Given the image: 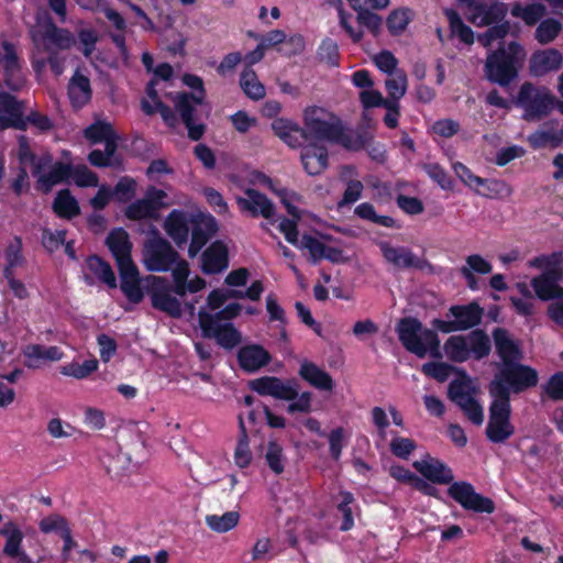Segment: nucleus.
Returning <instances> with one entry per match:
<instances>
[{
    "label": "nucleus",
    "mask_w": 563,
    "mask_h": 563,
    "mask_svg": "<svg viewBox=\"0 0 563 563\" xmlns=\"http://www.w3.org/2000/svg\"><path fill=\"white\" fill-rule=\"evenodd\" d=\"M528 142L533 148L556 147L562 142V135L554 130L542 128L530 134Z\"/></svg>",
    "instance_id": "nucleus-47"
},
{
    "label": "nucleus",
    "mask_w": 563,
    "mask_h": 563,
    "mask_svg": "<svg viewBox=\"0 0 563 563\" xmlns=\"http://www.w3.org/2000/svg\"><path fill=\"white\" fill-rule=\"evenodd\" d=\"M98 368V361L92 360H86L84 363H70L62 368V373L66 376H71L77 379H82L89 376L91 373L97 371Z\"/></svg>",
    "instance_id": "nucleus-54"
},
{
    "label": "nucleus",
    "mask_w": 563,
    "mask_h": 563,
    "mask_svg": "<svg viewBox=\"0 0 563 563\" xmlns=\"http://www.w3.org/2000/svg\"><path fill=\"white\" fill-rule=\"evenodd\" d=\"M444 14L449 20L452 34L456 35L463 43L472 44L474 42V33L463 22L460 14L453 9H445Z\"/></svg>",
    "instance_id": "nucleus-44"
},
{
    "label": "nucleus",
    "mask_w": 563,
    "mask_h": 563,
    "mask_svg": "<svg viewBox=\"0 0 563 563\" xmlns=\"http://www.w3.org/2000/svg\"><path fill=\"white\" fill-rule=\"evenodd\" d=\"M303 129L310 142L339 143L347 148L358 150L360 146L350 143L340 120L331 112L320 107H309L303 112Z\"/></svg>",
    "instance_id": "nucleus-4"
},
{
    "label": "nucleus",
    "mask_w": 563,
    "mask_h": 563,
    "mask_svg": "<svg viewBox=\"0 0 563 563\" xmlns=\"http://www.w3.org/2000/svg\"><path fill=\"white\" fill-rule=\"evenodd\" d=\"M216 223L213 220L205 223H196L191 230V241L188 249V255L194 258L198 255L201 249L210 240L211 234L214 232Z\"/></svg>",
    "instance_id": "nucleus-34"
},
{
    "label": "nucleus",
    "mask_w": 563,
    "mask_h": 563,
    "mask_svg": "<svg viewBox=\"0 0 563 563\" xmlns=\"http://www.w3.org/2000/svg\"><path fill=\"white\" fill-rule=\"evenodd\" d=\"M521 51L520 45L512 42L508 49L500 47L490 52L484 66L487 80L500 87L509 86L518 76V55Z\"/></svg>",
    "instance_id": "nucleus-7"
},
{
    "label": "nucleus",
    "mask_w": 563,
    "mask_h": 563,
    "mask_svg": "<svg viewBox=\"0 0 563 563\" xmlns=\"http://www.w3.org/2000/svg\"><path fill=\"white\" fill-rule=\"evenodd\" d=\"M563 55L555 48L534 52L529 60V71L534 77H543L561 68Z\"/></svg>",
    "instance_id": "nucleus-21"
},
{
    "label": "nucleus",
    "mask_w": 563,
    "mask_h": 563,
    "mask_svg": "<svg viewBox=\"0 0 563 563\" xmlns=\"http://www.w3.org/2000/svg\"><path fill=\"white\" fill-rule=\"evenodd\" d=\"M298 375L318 390L332 391L334 388V380L331 375L313 362L303 360L300 363Z\"/></svg>",
    "instance_id": "nucleus-26"
},
{
    "label": "nucleus",
    "mask_w": 563,
    "mask_h": 563,
    "mask_svg": "<svg viewBox=\"0 0 563 563\" xmlns=\"http://www.w3.org/2000/svg\"><path fill=\"white\" fill-rule=\"evenodd\" d=\"M507 8L493 0H473L468 3V20L476 26H486L505 19Z\"/></svg>",
    "instance_id": "nucleus-19"
},
{
    "label": "nucleus",
    "mask_w": 563,
    "mask_h": 563,
    "mask_svg": "<svg viewBox=\"0 0 563 563\" xmlns=\"http://www.w3.org/2000/svg\"><path fill=\"white\" fill-rule=\"evenodd\" d=\"M0 534L5 537V544L3 547V553L9 558H15L21 553V543L23 540V533L13 522H7L0 530Z\"/></svg>",
    "instance_id": "nucleus-40"
},
{
    "label": "nucleus",
    "mask_w": 563,
    "mask_h": 563,
    "mask_svg": "<svg viewBox=\"0 0 563 563\" xmlns=\"http://www.w3.org/2000/svg\"><path fill=\"white\" fill-rule=\"evenodd\" d=\"M561 30V22L556 19L549 18L538 25L534 37L540 44L545 45L553 42L560 34Z\"/></svg>",
    "instance_id": "nucleus-46"
},
{
    "label": "nucleus",
    "mask_w": 563,
    "mask_h": 563,
    "mask_svg": "<svg viewBox=\"0 0 563 563\" xmlns=\"http://www.w3.org/2000/svg\"><path fill=\"white\" fill-rule=\"evenodd\" d=\"M340 498H341V500L338 505V509L343 516V522H342L340 529L342 531H347L354 525L353 512H352V507H351V505L354 501V497L349 492H341Z\"/></svg>",
    "instance_id": "nucleus-58"
},
{
    "label": "nucleus",
    "mask_w": 563,
    "mask_h": 563,
    "mask_svg": "<svg viewBox=\"0 0 563 563\" xmlns=\"http://www.w3.org/2000/svg\"><path fill=\"white\" fill-rule=\"evenodd\" d=\"M107 473L114 479H122L131 471V457L129 454L118 452L114 455H108L103 461Z\"/></svg>",
    "instance_id": "nucleus-38"
},
{
    "label": "nucleus",
    "mask_w": 563,
    "mask_h": 563,
    "mask_svg": "<svg viewBox=\"0 0 563 563\" xmlns=\"http://www.w3.org/2000/svg\"><path fill=\"white\" fill-rule=\"evenodd\" d=\"M106 243L115 258L118 267L133 263L131 257L132 244L125 230L115 229L111 231Z\"/></svg>",
    "instance_id": "nucleus-28"
},
{
    "label": "nucleus",
    "mask_w": 563,
    "mask_h": 563,
    "mask_svg": "<svg viewBox=\"0 0 563 563\" xmlns=\"http://www.w3.org/2000/svg\"><path fill=\"white\" fill-rule=\"evenodd\" d=\"M538 380L539 376L534 368L519 362L511 363L499 367V372L489 384V394L492 397H496V390H504L507 400L510 401L511 391L519 394L534 387Z\"/></svg>",
    "instance_id": "nucleus-8"
},
{
    "label": "nucleus",
    "mask_w": 563,
    "mask_h": 563,
    "mask_svg": "<svg viewBox=\"0 0 563 563\" xmlns=\"http://www.w3.org/2000/svg\"><path fill=\"white\" fill-rule=\"evenodd\" d=\"M190 224H192V219L189 213L183 210H173L166 217L163 227L176 245L181 246L188 240Z\"/></svg>",
    "instance_id": "nucleus-24"
},
{
    "label": "nucleus",
    "mask_w": 563,
    "mask_h": 563,
    "mask_svg": "<svg viewBox=\"0 0 563 563\" xmlns=\"http://www.w3.org/2000/svg\"><path fill=\"white\" fill-rule=\"evenodd\" d=\"M30 34L35 47L48 55L68 49L75 43L74 35L66 29L57 27L51 18L37 19Z\"/></svg>",
    "instance_id": "nucleus-9"
},
{
    "label": "nucleus",
    "mask_w": 563,
    "mask_h": 563,
    "mask_svg": "<svg viewBox=\"0 0 563 563\" xmlns=\"http://www.w3.org/2000/svg\"><path fill=\"white\" fill-rule=\"evenodd\" d=\"M68 96L75 107L85 106L91 98L89 79L79 71H76L68 84Z\"/></svg>",
    "instance_id": "nucleus-33"
},
{
    "label": "nucleus",
    "mask_w": 563,
    "mask_h": 563,
    "mask_svg": "<svg viewBox=\"0 0 563 563\" xmlns=\"http://www.w3.org/2000/svg\"><path fill=\"white\" fill-rule=\"evenodd\" d=\"M378 246L386 262H388L389 264L394 265L397 268H417L421 271L426 268H431V264L426 258L418 257L408 247L393 246L390 243L386 241L379 242Z\"/></svg>",
    "instance_id": "nucleus-18"
},
{
    "label": "nucleus",
    "mask_w": 563,
    "mask_h": 563,
    "mask_svg": "<svg viewBox=\"0 0 563 563\" xmlns=\"http://www.w3.org/2000/svg\"><path fill=\"white\" fill-rule=\"evenodd\" d=\"M411 21V11L407 8L397 9L387 16V27L393 35L401 34Z\"/></svg>",
    "instance_id": "nucleus-51"
},
{
    "label": "nucleus",
    "mask_w": 563,
    "mask_h": 563,
    "mask_svg": "<svg viewBox=\"0 0 563 563\" xmlns=\"http://www.w3.org/2000/svg\"><path fill=\"white\" fill-rule=\"evenodd\" d=\"M144 288L154 309L172 318H179L183 314V297H179L176 287L166 278L148 275L144 278Z\"/></svg>",
    "instance_id": "nucleus-10"
},
{
    "label": "nucleus",
    "mask_w": 563,
    "mask_h": 563,
    "mask_svg": "<svg viewBox=\"0 0 563 563\" xmlns=\"http://www.w3.org/2000/svg\"><path fill=\"white\" fill-rule=\"evenodd\" d=\"M172 268L173 280L176 289L178 290L179 297L186 296V282L189 277L190 269L189 265L185 260H177Z\"/></svg>",
    "instance_id": "nucleus-55"
},
{
    "label": "nucleus",
    "mask_w": 563,
    "mask_h": 563,
    "mask_svg": "<svg viewBox=\"0 0 563 563\" xmlns=\"http://www.w3.org/2000/svg\"><path fill=\"white\" fill-rule=\"evenodd\" d=\"M493 339L498 356L501 360L500 366L520 362L523 357L520 344L512 339L511 334L504 328H496L493 331Z\"/></svg>",
    "instance_id": "nucleus-20"
},
{
    "label": "nucleus",
    "mask_w": 563,
    "mask_h": 563,
    "mask_svg": "<svg viewBox=\"0 0 563 563\" xmlns=\"http://www.w3.org/2000/svg\"><path fill=\"white\" fill-rule=\"evenodd\" d=\"M198 322L202 336L214 339L225 350H233L242 342V334L233 323L217 320V317H212L205 307L198 312Z\"/></svg>",
    "instance_id": "nucleus-13"
},
{
    "label": "nucleus",
    "mask_w": 563,
    "mask_h": 563,
    "mask_svg": "<svg viewBox=\"0 0 563 563\" xmlns=\"http://www.w3.org/2000/svg\"><path fill=\"white\" fill-rule=\"evenodd\" d=\"M509 23L505 22L489 27L485 33L478 35V42L485 46H490L495 41L504 38L509 32Z\"/></svg>",
    "instance_id": "nucleus-62"
},
{
    "label": "nucleus",
    "mask_w": 563,
    "mask_h": 563,
    "mask_svg": "<svg viewBox=\"0 0 563 563\" xmlns=\"http://www.w3.org/2000/svg\"><path fill=\"white\" fill-rule=\"evenodd\" d=\"M396 331L404 347L420 358L429 354L433 358L445 356L453 363H464L471 358L483 360L492 351L490 338L481 329H475L466 335H451L445 340L443 351H441L437 332L423 328L422 323L416 318L400 319Z\"/></svg>",
    "instance_id": "nucleus-1"
},
{
    "label": "nucleus",
    "mask_w": 563,
    "mask_h": 563,
    "mask_svg": "<svg viewBox=\"0 0 563 563\" xmlns=\"http://www.w3.org/2000/svg\"><path fill=\"white\" fill-rule=\"evenodd\" d=\"M464 412L467 419L476 426L484 422V410L475 399V394L454 402Z\"/></svg>",
    "instance_id": "nucleus-50"
},
{
    "label": "nucleus",
    "mask_w": 563,
    "mask_h": 563,
    "mask_svg": "<svg viewBox=\"0 0 563 563\" xmlns=\"http://www.w3.org/2000/svg\"><path fill=\"white\" fill-rule=\"evenodd\" d=\"M464 271H468L471 274H489L492 272V265L484 257L478 254H473L466 257L465 265L461 267Z\"/></svg>",
    "instance_id": "nucleus-64"
},
{
    "label": "nucleus",
    "mask_w": 563,
    "mask_h": 563,
    "mask_svg": "<svg viewBox=\"0 0 563 563\" xmlns=\"http://www.w3.org/2000/svg\"><path fill=\"white\" fill-rule=\"evenodd\" d=\"M533 267L542 268L543 273L531 280L536 295L544 301L563 298V254L542 255L530 262Z\"/></svg>",
    "instance_id": "nucleus-5"
},
{
    "label": "nucleus",
    "mask_w": 563,
    "mask_h": 563,
    "mask_svg": "<svg viewBox=\"0 0 563 563\" xmlns=\"http://www.w3.org/2000/svg\"><path fill=\"white\" fill-rule=\"evenodd\" d=\"M251 461L252 453L249 448L246 429L243 420L240 419V437L234 452V462L239 467L244 468L251 464Z\"/></svg>",
    "instance_id": "nucleus-48"
},
{
    "label": "nucleus",
    "mask_w": 563,
    "mask_h": 563,
    "mask_svg": "<svg viewBox=\"0 0 563 563\" xmlns=\"http://www.w3.org/2000/svg\"><path fill=\"white\" fill-rule=\"evenodd\" d=\"M125 214L131 220H142V219H156L157 212L155 210V206L152 205L151 199H146L145 197L143 199L136 200L135 202L131 203Z\"/></svg>",
    "instance_id": "nucleus-49"
},
{
    "label": "nucleus",
    "mask_w": 563,
    "mask_h": 563,
    "mask_svg": "<svg viewBox=\"0 0 563 563\" xmlns=\"http://www.w3.org/2000/svg\"><path fill=\"white\" fill-rule=\"evenodd\" d=\"M201 269L205 274H219L229 266L228 249L222 242H213L202 254Z\"/></svg>",
    "instance_id": "nucleus-29"
},
{
    "label": "nucleus",
    "mask_w": 563,
    "mask_h": 563,
    "mask_svg": "<svg viewBox=\"0 0 563 563\" xmlns=\"http://www.w3.org/2000/svg\"><path fill=\"white\" fill-rule=\"evenodd\" d=\"M206 525L214 532L224 533L235 528L240 520L238 511H228L221 516H206Z\"/></svg>",
    "instance_id": "nucleus-43"
},
{
    "label": "nucleus",
    "mask_w": 563,
    "mask_h": 563,
    "mask_svg": "<svg viewBox=\"0 0 563 563\" xmlns=\"http://www.w3.org/2000/svg\"><path fill=\"white\" fill-rule=\"evenodd\" d=\"M515 103L522 110L521 118L527 122H539L555 108L556 97L542 85L525 81L517 93Z\"/></svg>",
    "instance_id": "nucleus-6"
},
{
    "label": "nucleus",
    "mask_w": 563,
    "mask_h": 563,
    "mask_svg": "<svg viewBox=\"0 0 563 563\" xmlns=\"http://www.w3.org/2000/svg\"><path fill=\"white\" fill-rule=\"evenodd\" d=\"M240 366L250 373L256 372L266 366L272 357L268 351L262 345L251 344L243 346L238 353Z\"/></svg>",
    "instance_id": "nucleus-30"
},
{
    "label": "nucleus",
    "mask_w": 563,
    "mask_h": 563,
    "mask_svg": "<svg viewBox=\"0 0 563 563\" xmlns=\"http://www.w3.org/2000/svg\"><path fill=\"white\" fill-rule=\"evenodd\" d=\"M424 170L442 189H452L453 180L439 164H427Z\"/></svg>",
    "instance_id": "nucleus-63"
},
{
    "label": "nucleus",
    "mask_w": 563,
    "mask_h": 563,
    "mask_svg": "<svg viewBox=\"0 0 563 563\" xmlns=\"http://www.w3.org/2000/svg\"><path fill=\"white\" fill-rule=\"evenodd\" d=\"M53 209L58 217L65 219H71L80 213L78 201L68 189L57 192L53 202Z\"/></svg>",
    "instance_id": "nucleus-35"
},
{
    "label": "nucleus",
    "mask_w": 563,
    "mask_h": 563,
    "mask_svg": "<svg viewBox=\"0 0 563 563\" xmlns=\"http://www.w3.org/2000/svg\"><path fill=\"white\" fill-rule=\"evenodd\" d=\"M421 371L424 375L443 383L456 368L445 362H429L422 365Z\"/></svg>",
    "instance_id": "nucleus-52"
},
{
    "label": "nucleus",
    "mask_w": 563,
    "mask_h": 563,
    "mask_svg": "<svg viewBox=\"0 0 563 563\" xmlns=\"http://www.w3.org/2000/svg\"><path fill=\"white\" fill-rule=\"evenodd\" d=\"M38 527L43 533L59 532L60 537L64 536L65 530H70L67 520L57 514L44 517Z\"/></svg>",
    "instance_id": "nucleus-57"
},
{
    "label": "nucleus",
    "mask_w": 563,
    "mask_h": 563,
    "mask_svg": "<svg viewBox=\"0 0 563 563\" xmlns=\"http://www.w3.org/2000/svg\"><path fill=\"white\" fill-rule=\"evenodd\" d=\"M178 258L179 254L163 238H154L145 243L143 262L151 272H167Z\"/></svg>",
    "instance_id": "nucleus-15"
},
{
    "label": "nucleus",
    "mask_w": 563,
    "mask_h": 563,
    "mask_svg": "<svg viewBox=\"0 0 563 563\" xmlns=\"http://www.w3.org/2000/svg\"><path fill=\"white\" fill-rule=\"evenodd\" d=\"M236 203L242 212L247 213L251 217H263L271 223L278 221L273 201L268 199L266 195L256 189H245L244 197H238Z\"/></svg>",
    "instance_id": "nucleus-17"
},
{
    "label": "nucleus",
    "mask_w": 563,
    "mask_h": 563,
    "mask_svg": "<svg viewBox=\"0 0 563 563\" xmlns=\"http://www.w3.org/2000/svg\"><path fill=\"white\" fill-rule=\"evenodd\" d=\"M300 159L308 175H320L328 168V150L322 143L309 142L301 150Z\"/></svg>",
    "instance_id": "nucleus-23"
},
{
    "label": "nucleus",
    "mask_w": 563,
    "mask_h": 563,
    "mask_svg": "<svg viewBox=\"0 0 563 563\" xmlns=\"http://www.w3.org/2000/svg\"><path fill=\"white\" fill-rule=\"evenodd\" d=\"M22 104L10 93H0V129L15 128L24 130L26 121L22 119Z\"/></svg>",
    "instance_id": "nucleus-22"
},
{
    "label": "nucleus",
    "mask_w": 563,
    "mask_h": 563,
    "mask_svg": "<svg viewBox=\"0 0 563 563\" xmlns=\"http://www.w3.org/2000/svg\"><path fill=\"white\" fill-rule=\"evenodd\" d=\"M18 157L21 165L30 164L32 166V175L36 177L37 188L43 192L51 191L54 186L71 176L69 164L53 163V156L49 153L34 154L27 139L23 135L19 137Z\"/></svg>",
    "instance_id": "nucleus-2"
},
{
    "label": "nucleus",
    "mask_w": 563,
    "mask_h": 563,
    "mask_svg": "<svg viewBox=\"0 0 563 563\" xmlns=\"http://www.w3.org/2000/svg\"><path fill=\"white\" fill-rule=\"evenodd\" d=\"M385 88L388 93V101H396L399 103V100L406 95L408 88V78L404 70H399L393 75H388V78L385 80Z\"/></svg>",
    "instance_id": "nucleus-42"
},
{
    "label": "nucleus",
    "mask_w": 563,
    "mask_h": 563,
    "mask_svg": "<svg viewBox=\"0 0 563 563\" xmlns=\"http://www.w3.org/2000/svg\"><path fill=\"white\" fill-rule=\"evenodd\" d=\"M297 246L309 252V258L313 264L322 260L323 251L325 247L321 241L307 234L302 235Z\"/></svg>",
    "instance_id": "nucleus-59"
},
{
    "label": "nucleus",
    "mask_w": 563,
    "mask_h": 563,
    "mask_svg": "<svg viewBox=\"0 0 563 563\" xmlns=\"http://www.w3.org/2000/svg\"><path fill=\"white\" fill-rule=\"evenodd\" d=\"M453 170L455 175L471 189H477L486 184V179L474 175L465 165L462 163H454Z\"/></svg>",
    "instance_id": "nucleus-61"
},
{
    "label": "nucleus",
    "mask_w": 563,
    "mask_h": 563,
    "mask_svg": "<svg viewBox=\"0 0 563 563\" xmlns=\"http://www.w3.org/2000/svg\"><path fill=\"white\" fill-rule=\"evenodd\" d=\"M357 12L356 21L360 25L366 27L374 36H378L383 26L380 15L369 10H355Z\"/></svg>",
    "instance_id": "nucleus-56"
},
{
    "label": "nucleus",
    "mask_w": 563,
    "mask_h": 563,
    "mask_svg": "<svg viewBox=\"0 0 563 563\" xmlns=\"http://www.w3.org/2000/svg\"><path fill=\"white\" fill-rule=\"evenodd\" d=\"M545 13L547 8L540 2H533L527 5L516 3L511 8V14L515 18H520L527 25H534Z\"/></svg>",
    "instance_id": "nucleus-39"
},
{
    "label": "nucleus",
    "mask_w": 563,
    "mask_h": 563,
    "mask_svg": "<svg viewBox=\"0 0 563 563\" xmlns=\"http://www.w3.org/2000/svg\"><path fill=\"white\" fill-rule=\"evenodd\" d=\"M250 387L262 396L291 401L287 406L288 413H309L312 410V394L310 391L299 394L296 379L283 380L276 376H263L251 380Z\"/></svg>",
    "instance_id": "nucleus-3"
},
{
    "label": "nucleus",
    "mask_w": 563,
    "mask_h": 563,
    "mask_svg": "<svg viewBox=\"0 0 563 563\" xmlns=\"http://www.w3.org/2000/svg\"><path fill=\"white\" fill-rule=\"evenodd\" d=\"M87 268L90 271V273L98 277L99 280L104 283L110 288L117 287L115 275L110 264L104 262L99 256H89L87 260Z\"/></svg>",
    "instance_id": "nucleus-41"
},
{
    "label": "nucleus",
    "mask_w": 563,
    "mask_h": 563,
    "mask_svg": "<svg viewBox=\"0 0 563 563\" xmlns=\"http://www.w3.org/2000/svg\"><path fill=\"white\" fill-rule=\"evenodd\" d=\"M170 99L188 130V136L194 141L200 140L206 130L205 124L198 117V108L202 104V97L195 93L177 92Z\"/></svg>",
    "instance_id": "nucleus-14"
},
{
    "label": "nucleus",
    "mask_w": 563,
    "mask_h": 563,
    "mask_svg": "<svg viewBox=\"0 0 563 563\" xmlns=\"http://www.w3.org/2000/svg\"><path fill=\"white\" fill-rule=\"evenodd\" d=\"M476 393L475 387L472 385V382L464 376L462 379H454L449 384L448 395L449 398L456 402L463 398H466Z\"/></svg>",
    "instance_id": "nucleus-53"
},
{
    "label": "nucleus",
    "mask_w": 563,
    "mask_h": 563,
    "mask_svg": "<svg viewBox=\"0 0 563 563\" xmlns=\"http://www.w3.org/2000/svg\"><path fill=\"white\" fill-rule=\"evenodd\" d=\"M4 56H3V67L5 70V84L8 87L12 89H18L21 85V80L15 78V73L19 71L20 65L14 47L11 43H3Z\"/></svg>",
    "instance_id": "nucleus-37"
},
{
    "label": "nucleus",
    "mask_w": 563,
    "mask_h": 563,
    "mask_svg": "<svg viewBox=\"0 0 563 563\" xmlns=\"http://www.w3.org/2000/svg\"><path fill=\"white\" fill-rule=\"evenodd\" d=\"M84 135L92 144L104 143L110 154L117 152L119 137L110 123L97 121L85 129Z\"/></svg>",
    "instance_id": "nucleus-31"
},
{
    "label": "nucleus",
    "mask_w": 563,
    "mask_h": 563,
    "mask_svg": "<svg viewBox=\"0 0 563 563\" xmlns=\"http://www.w3.org/2000/svg\"><path fill=\"white\" fill-rule=\"evenodd\" d=\"M448 494L466 510L485 514H492L495 510L494 501L477 494L473 485L467 482L453 483L449 487Z\"/></svg>",
    "instance_id": "nucleus-16"
},
{
    "label": "nucleus",
    "mask_w": 563,
    "mask_h": 563,
    "mask_svg": "<svg viewBox=\"0 0 563 563\" xmlns=\"http://www.w3.org/2000/svg\"><path fill=\"white\" fill-rule=\"evenodd\" d=\"M376 67L387 75H393L400 69L397 68L398 59L389 51H382L373 57Z\"/></svg>",
    "instance_id": "nucleus-60"
},
{
    "label": "nucleus",
    "mask_w": 563,
    "mask_h": 563,
    "mask_svg": "<svg viewBox=\"0 0 563 563\" xmlns=\"http://www.w3.org/2000/svg\"><path fill=\"white\" fill-rule=\"evenodd\" d=\"M240 87L252 100H261L265 97V87L251 67L243 69L240 76Z\"/></svg>",
    "instance_id": "nucleus-36"
},
{
    "label": "nucleus",
    "mask_w": 563,
    "mask_h": 563,
    "mask_svg": "<svg viewBox=\"0 0 563 563\" xmlns=\"http://www.w3.org/2000/svg\"><path fill=\"white\" fill-rule=\"evenodd\" d=\"M483 316L484 309L475 301L454 305L445 313V320L434 319L432 325L442 333L462 332L479 325Z\"/></svg>",
    "instance_id": "nucleus-11"
},
{
    "label": "nucleus",
    "mask_w": 563,
    "mask_h": 563,
    "mask_svg": "<svg viewBox=\"0 0 563 563\" xmlns=\"http://www.w3.org/2000/svg\"><path fill=\"white\" fill-rule=\"evenodd\" d=\"M264 459L273 473L279 475L284 472L287 460L279 443L276 441H269L266 446Z\"/></svg>",
    "instance_id": "nucleus-45"
},
{
    "label": "nucleus",
    "mask_w": 563,
    "mask_h": 563,
    "mask_svg": "<svg viewBox=\"0 0 563 563\" xmlns=\"http://www.w3.org/2000/svg\"><path fill=\"white\" fill-rule=\"evenodd\" d=\"M118 269L121 278L122 292L132 303H140L144 298L141 286L144 279H141L136 265L132 263L118 267Z\"/></svg>",
    "instance_id": "nucleus-25"
},
{
    "label": "nucleus",
    "mask_w": 563,
    "mask_h": 563,
    "mask_svg": "<svg viewBox=\"0 0 563 563\" xmlns=\"http://www.w3.org/2000/svg\"><path fill=\"white\" fill-rule=\"evenodd\" d=\"M413 467L427 479L437 484H450L453 478V472L441 461L433 457H426L413 463Z\"/></svg>",
    "instance_id": "nucleus-27"
},
{
    "label": "nucleus",
    "mask_w": 563,
    "mask_h": 563,
    "mask_svg": "<svg viewBox=\"0 0 563 563\" xmlns=\"http://www.w3.org/2000/svg\"><path fill=\"white\" fill-rule=\"evenodd\" d=\"M25 366L29 368H38L45 362H56L63 357V352L57 346H44L41 344H30L24 347Z\"/></svg>",
    "instance_id": "nucleus-32"
},
{
    "label": "nucleus",
    "mask_w": 563,
    "mask_h": 563,
    "mask_svg": "<svg viewBox=\"0 0 563 563\" xmlns=\"http://www.w3.org/2000/svg\"><path fill=\"white\" fill-rule=\"evenodd\" d=\"M489 407V419L486 427V437L493 443H504L515 433L510 422V401L504 390H496V397Z\"/></svg>",
    "instance_id": "nucleus-12"
}]
</instances>
